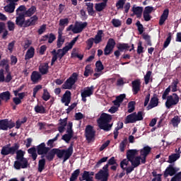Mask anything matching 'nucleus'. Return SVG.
Returning <instances> with one entry per match:
<instances>
[{"label": "nucleus", "instance_id": "obj_1", "mask_svg": "<svg viewBox=\"0 0 181 181\" xmlns=\"http://www.w3.org/2000/svg\"><path fill=\"white\" fill-rule=\"evenodd\" d=\"M38 21V17L37 15H34L30 18L25 20V16L23 12L17 14V17H16V25L20 28H28L30 26H34L36 25Z\"/></svg>", "mask_w": 181, "mask_h": 181}, {"label": "nucleus", "instance_id": "obj_2", "mask_svg": "<svg viewBox=\"0 0 181 181\" xmlns=\"http://www.w3.org/2000/svg\"><path fill=\"white\" fill-rule=\"evenodd\" d=\"M112 120V116L106 113L101 114L100 118L97 120V123L100 129L105 132H109L112 129L113 124H110Z\"/></svg>", "mask_w": 181, "mask_h": 181}, {"label": "nucleus", "instance_id": "obj_3", "mask_svg": "<svg viewBox=\"0 0 181 181\" xmlns=\"http://www.w3.org/2000/svg\"><path fill=\"white\" fill-rule=\"evenodd\" d=\"M25 152L23 150L17 151V155L16 156V161H14V168L16 170L25 169L28 166V160L24 158Z\"/></svg>", "mask_w": 181, "mask_h": 181}, {"label": "nucleus", "instance_id": "obj_4", "mask_svg": "<svg viewBox=\"0 0 181 181\" xmlns=\"http://www.w3.org/2000/svg\"><path fill=\"white\" fill-rule=\"evenodd\" d=\"M138 152L139 151L136 149H132L128 150L126 153L127 159L129 160L131 165L134 168H137L142 164V157L136 156L138 155Z\"/></svg>", "mask_w": 181, "mask_h": 181}, {"label": "nucleus", "instance_id": "obj_5", "mask_svg": "<svg viewBox=\"0 0 181 181\" xmlns=\"http://www.w3.org/2000/svg\"><path fill=\"white\" fill-rule=\"evenodd\" d=\"M55 155L58 158H63V162L66 161L70 158L74 153V142H71L66 150L54 148Z\"/></svg>", "mask_w": 181, "mask_h": 181}, {"label": "nucleus", "instance_id": "obj_6", "mask_svg": "<svg viewBox=\"0 0 181 181\" xmlns=\"http://www.w3.org/2000/svg\"><path fill=\"white\" fill-rule=\"evenodd\" d=\"M78 75L76 72H73L71 75L68 78L65 82L62 85V88L64 90H71L78 81Z\"/></svg>", "mask_w": 181, "mask_h": 181}, {"label": "nucleus", "instance_id": "obj_7", "mask_svg": "<svg viewBox=\"0 0 181 181\" xmlns=\"http://www.w3.org/2000/svg\"><path fill=\"white\" fill-rule=\"evenodd\" d=\"M180 102V97L176 93H173V95H169L167 97V100L165 102V107L168 109L171 108L173 106L177 105Z\"/></svg>", "mask_w": 181, "mask_h": 181}, {"label": "nucleus", "instance_id": "obj_8", "mask_svg": "<svg viewBox=\"0 0 181 181\" xmlns=\"http://www.w3.org/2000/svg\"><path fill=\"white\" fill-rule=\"evenodd\" d=\"M19 144H14V145H13L11 148L4 146L1 149V153L3 156H8L9 154L13 156L15 153L17 155V152L19 151Z\"/></svg>", "mask_w": 181, "mask_h": 181}, {"label": "nucleus", "instance_id": "obj_9", "mask_svg": "<svg viewBox=\"0 0 181 181\" xmlns=\"http://www.w3.org/2000/svg\"><path fill=\"white\" fill-rule=\"evenodd\" d=\"M110 176L108 165L103 167V170H100L95 175V179L100 180L101 179H108Z\"/></svg>", "mask_w": 181, "mask_h": 181}, {"label": "nucleus", "instance_id": "obj_10", "mask_svg": "<svg viewBox=\"0 0 181 181\" xmlns=\"http://www.w3.org/2000/svg\"><path fill=\"white\" fill-rule=\"evenodd\" d=\"M16 124L8 119L0 120V130L8 131L15 127Z\"/></svg>", "mask_w": 181, "mask_h": 181}, {"label": "nucleus", "instance_id": "obj_11", "mask_svg": "<svg viewBox=\"0 0 181 181\" xmlns=\"http://www.w3.org/2000/svg\"><path fill=\"white\" fill-rule=\"evenodd\" d=\"M85 136L87 141L90 142L95 136V131L91 125H87L85 129Z\"/></svg>", "mask_w": 181, "mask_h": 181}, {"label": "nucleus", "instance_id": "obj_12", "mask_svg": "<svg viewBox=\"0 0 181 181\" xmlns=\"http://www.w3.org/2000/svg\"><path fill=\"white\" fill-rule=\"evenodd\" d=\"M94 89V86H91L90 87H87L86 89L83 90V91L81 93V100L86 103V98L90 97L92 95H93Z\"/></svg>", "mask_w": 181, "mask_h": 181}, {"label": "nucleus", "instance_id": "obj_13", "mask_svg": "<svg viewBox=\"0 0 181 181\" xmlns=\"http://www.w3.org/2000/svg\"><path fill=\"white\" fill-rule=\"evenodd\" d=\"M152 148L148 146H144L142 149L140 150V156L141 157V164H145L146 163V158L151 153Z\"/></svg>", "mask_w": 181, "mask_h": 181}, {"label": "nucleus", "instance_id": "obj_14", "mask_svg": "<svg viewBox=\"0 0 181 181\" xmlns=\"http://www.w3.org/2000/svg\"><path fill=\"white\" fill-rule=\"evenodd\" d=\"M88 25L87 22H78L76 21L74 24V26L72 29V33L74 34L81 33L83 29H85Z\"/></svg>", "mask_w": 181, "mask_h": 181}, {"label": "nucleus", "instance_id": "obj_15", "mask_svg": "<svg viewBox=\"0 0 181 181\" xmlns=\"http://www.w3.org/2000/svg\"><path fill=\"white\" fill-rule=\"evenodd\" d=\"M180 170L179 168L174 167V165H169L163 173V177L167 178L169 175L173 176Z\"/></svg>", "mask_w": 181, "mask_h": 181}, {"label": "nucleus", "instance_id": "obj_16", "mask_svg": "<svg viewBox=\"0 0 181 181\" xmlns=\"http://www.w3.org/2000/svg\"><path fill=\"white\" fill-rule=\"evenodd\" d=\"M141 88V79H134L132 81V90L134 95H137Z\"/></svg>", "mask_w": 181, "mask_h": 181}, {"label": "nucleus", "instance_id": "obj_17", "mask_svg": "<svg viewBox=\"0 0 181 181\" xmlns=\"http://www.w3.org/2000/svg\"><path fill=\"white\" fill-rule=\"evenodd\" d=\"M50 151V148L47 147L45 143H41V144L37 146V153L38 155L45 156Z\"/></svg>", "mask_w": 181, "mask_h": 181}, {"label": "nucleus", "instance_id": "obj_18", "mask_svg": "<svg viewBox=\"0 0 181 181\" xmlns=\"http://www.w3.org/2000/svg\"><path fill=\"white\" fill-rule=\"evenodd\" d=\"M159 105V99L156 94H154L153 96L151 98L148 105L146 107V110H150L154 107H158Z\"/></svg>", "mask_w": 181, "mask_h": 181}, {"label": "nucleus", "instance_id": "obj_19", "mask_svg": "<svg viewBox=\"0 0 181 181\" xmlns=\"http://www.w3.org/2000/svg\"><path fill=\"white\" fill-rule=\"evenodd\" d=\"M71 100V93L69 90H66L63 95L61 102L64 103V106H69Z\"/></svg>", "mask_w": 181, "mask_h": 181}, {"label": "nucleus", "instance_id": "obj_20", "mask_svg": "<svg viewBox=\"0 0 181 181\" xmlns=\"http://www.w3.org/2000/svg\"><path fill=\"white\" fill-rule=\"evenodd\" d=\"M170 11L168 8H165L163 13L161 14L160 19H159V25L162 26L165 24V22L168 20L169 16Z\"/></svg>", "mask_w": 181, "mask_h": 181}, {"label": "nucleus", "instance_id": "obj_21", "mask_svg": "<svg viewBox=\"0 0 181 181\" xmlns=\"http://www.w3.org/2000/svg\"><path fill=\"white\" fill-rule=\"evenodd\" d=\"M117 49L119 50L121 52H127L129 50L131 46L129 44H126L125 42H118L117 44Z\"/></svg>", "mask_w": 181, "mask_h": 181}, {"label": "nucleus", "instance_id": "obj_22", "mask_svg": "<svg viewBox=\"0 0 181 181\" xmlns=\"http://www.w3.org/2000/svg\"><path fill=\"white\" fill-rule=\"evenodd\" d=\"M132 11L134 15L136 16V18H140L142 16V13L144 11V7L143 6H133L132 8Z\"/></svg>", "mask_w": 181, "mask_h": 181}, {"label": "nucleus", "instance_id": "obj_23", "mask_svg": "<svg viewBox=\"0 0 181 181\" xmlns=\"http://www.w3.org/2000/svg\"><path fill=\"white\" fill-rule=\"evenodd\" d=\"M86 10L90 16H95V11L94 10V4L92 2H87L86 3Z\"/></svg>", "mask_w": 181, "mask_h": 181}, {"label": "nucleus", "instance_id": "obj_24", "mask_svg": "<svg viewBox=\"0 0 181 181\" xmlns=\"http://www.w3.org/2000/svg\"><path fill=\"white\" fill-rule=\"evenodd\" d=\"M34 56H35V48H33V47H30V48H28V50H27V52H25L24 59L25 61L30 60V59H33Z\"/></svg>", "mask_w": 181, "mask_h": 181}, {"label": "nucleus", "instance_id": "obj_25", "mask_svg": "<svg viewBox=\"0 0 181 181\" xmlns=\"http://www.w3.org/2000/svg\"><path fill=\"white\" fill-rule=\"evenodd\" d=\"M36 11L37 7L35 6H31V7H30L28 10H25V11L22 13L25 16V17H31L35 14Z\"/></svg>", "mask_w": 181, "mask_h": 181}, {"label": "nucleus", "instance_id": "obj_26", "mask_svg": "<svg viewBox=\"0 0 181 181\" xmlns=\"http://www.w3.org/2000/svg\"><path fill=\"white\" fill-rule=\"evenodd\" d=\"M103 30H98L97 32V34L95 35V38H93L94 43L95 45H98L103 41Z\"/></svg>", "mask_w": 181, "mask_h": 181}, {"label": "nucleus", "instance_id": "obj_27", "mask_svg": "<svg viewBox=\"0 0 181 181\" xmlns=\"http://www.w3.org/2000/svg\"><path fill=\"white\" fill-rule=\"evenodd\" d=\"M55 149L52 148L50 149L49 151H48V153H47V154H44V158H47V160L51 162L54 160V158H55Z\"/></svg>", "mask_w": 181, "mask_h": 181}, {"label": "nucleus", "instance_id": "obj_28", "mask_svg": "<svg viewBox=\"0 0 181 181\" xmlns=\"http://www.w3.org/2000/svg\"><path fill=\"white\" fill-rule=\"evenodd\" d=\"M42 78V75L37 71H33L31 74V81L37 83Z\"/></svg>", "mask_w": 181, "mask_h": 181}, {"label": "nucleus", "instance_id": "obj_29", "mask_svg": "<svg viewBox=\"0 0 181 181\" xmlns=\"http://www.w3.org/2000/svg\"><path fill=\"white\" fill-rule=\"evenodd\" d=\"M46 160L45 156H41V160L38 161V172L42 173L45 168Z\"/></svg>", "mask_w": 181, "mask_h": 181}, {"label": "nucleus", "instance_id": "obj_30", "mask_svg": "<svg viewBox=\"0 0 181 181\" xmlns=\"http://www.w3.org/2000/svg\"><path fill=\"white\" fill-rule=\"evenodd\" d=\"M15 8H16L15 3L10 2V4L4 6V11L8 13H13L14 12Z\"/></svg>", "mask_w": 181, "mask_h": 181}, {"label": "nucleus", "instance_id": "obj_31", "mask_svg": "<svg viewBox=\"0 0 181 181\" xmlns=\"http://www.w3.org/2000/svg\"><path fill=\"white\" fill-rule=\"evenodd\" d=\"M38 69L41 74L42 75L47 74V73L49 72V64L45 63L42 65H40Z\"/></svg>", "mask_w": 181, "mask_h": 181}, {"label": "nucleus", "instance_id": "obj_32", "mask_svg": "<svg viewBox=\"0 0 181 181\" xmlns=\"http://www.w3.org/2000/svg\"><path fill=\"white\" fill-rule=\"evenodd\" d=\"M180 153H173L168 156V160L167 162L169 163H173L174 162L177 161L180 158Z\"/></svg>", "mask_w": 181, "mask_h": 181}, {"label": "nucleus", "instance_id": "obj_33", "mask_svg": "<svg viewBox=\"0 0 181 181\" xmlns=\"http://www.w3.org/2000/svg\"><path fill=\"white\" fill-rule=\"evenodd\" d=\"M136 119H135V114L132 113L129 115L127 116L124 123L125 124H130V123H136Z\"/></svg>", "mask_w": 181, "mask_h": 181}, {"label": "nucleus", "instance_id": "obj_34", "mask_svg": "<svg viewBox=\"0 0 181 181\" xmlns=\"http://www.w3.org/2000/svg\"><path fill=\"white\" fill-rule=\"evenodd\" d=\"M11 99V93L6 91L0 94V100H4L7 103Z\"/></svg>", "mask_w": 181, "mask_h": 181}, {"label": "nucleus", "instance_id": "obj_35", "mask_svg": "<svg viewBox=\"0 0 181 181\" xmlns=\"http://www.w3.org/2000/svg\"><path fill=\"white\" fill-rule=\"evenodd\" d=\"M80 181L86 180V181H93V177L90 176V173L88 171H83L82 175V178L79 177Z\"/></svg>", "mask_w": 181, "mask_h": 181}, {"label": "nucleus", "instance_id": "obj_36", "mask_svg": "<svg viewBox=\"0 0 181 181\" xmlns=\"http://www.w3.org/2000/svg\"><path fill=\"white\" fill-rule=\"evenodd\" d=\"M95 65V71L97 73L101 72L105 69L104 65L101 61H96Z\"/></svg>", "mask_w": 181, "mask_h": 181}, {"label": "nucleus", "instance_id": "obj_37", "mask_svg": "<svg viewBox=\"0 0 181 181\" xmlns=\"http://www.w3.org/2000/svg\"><path fill=\"white\" fill-rule=\"evenodd\" d=\"M152 76V71H147L146 75H144V83L146 85H148L151 81H153Z\"/></svg>", "mask_w": 181, "mask_h": 181}, {"label": "nucleus", "instance_id": "obj_38", "mask_svg": "<svg viewBox=\"0 0 181 181\" xmlns=\"http://www.w3.org/2000/svg\"><path fill=\"white\" fill-rule=\"evenodd\" d=\"M59 136H60V134H57L54 139L48 140V142H47V146H48V148H49V150L54 148V143L58 140V138Z\"/></svg>", "mask_w": 181, "mask_h": 181}, {"label": "nucleus", "instance_id": "obj_39", "mask_svg": "<svg viewBox=\"0 0 181 181\" xmlns=\"http://www.w3.org/2000/svg\"><path fill=\"white\" fill-rule=\"evenodd\" d=\"M179 84V79H173L171 85H169L170 86V88H172V92L175 93L177 91V86Z\"/></svg>", "mask_w": 181, "mask_h": 181}, {"label": "nucleus", "instance_id": "obj_40", "mask_svg": "<svg viewBox=\"0 0 181 181\" xmlns=\"http://www.w3.org/2000/svg\"><path fill=\"white\" fill-rule=\"evenodd\" d=\"M180 123H181V119L179 117V116H175L171 119V124L173 126V127H178Z\"/></svg>", "mask_w": 181, "mask_h": 181}, {"label": "nucleus", "instance_id": "obj_41", "mask_svg": "<svg viewBox=\"0 0 181 181\" xmlns=\"http://www.w3.org/2000/svg\"><path fill=\"white\" fill-rule=\"evenodd\" d=\"M106 6H107L104 3H96L95 4V9L98 12H101L106 8Z\"/></svg>", "mask_w": 181, "mask_h": 181}, {"label": "nucleus", "instance_id": "obj_42", "mask_svg": "<svg viewBox=\"0 0 181 181\" xmlns=\"http://www.w3.org/2000/svg\"><path fill=\"white\" fill-rule=\"evenodd\" d=\"M34 111H35V113L38 114H45L46 110L43 105H37L35 107H34Z\"/></svg>", "mask_w": 181, "mask_h": 181}, {"label": "nucleus", "instance_id": "obj_43", "mask_svg": "<svg viewBox=\"0 0 181 181\" xmlns=\"http://www.w3.org/2000/svg\"><path fill=\"white\" fill-rule=\"evenodd\" d=\"M28 153L31 154V158H33V160H36L37 158V150L35 147H33L28 149Z\"/></svg>", "mask_w": 181, "mask_h": 181}, {"label": "nucleus", "instance_id": "obj_44", "mask_svg": "<svg viewBox=\"0 0 181 181\" xmlns=\"http://www.w3.org/2000/svg\"><path fill=\"white\" fill-rule=\"evenodd\" d=\"M80 173H81L80 169H77L74 170L69 178V181H75L76 180H77L78 177L80 175Z\"/></svg>", "mask_w": 181, "mask_h": 181}, {"label": "nucleus", "instance_id": "obj_45", "mask_svg": "<svg viewBox=\"0 0 181 181\" xmlns=\"http://www.w3.org/2000/svg\"><path fill=\"white\" fill-rule=\"evenodd\" d=\"M93 72V69L91 68V65H86L85 66V71L83 72V76L86 77H88L90 74H92Z\"/></svg>", "mask_w": 181, "mask_h": 181}, {"label": "nucleus", "instance_id": "obj_46", "mask_svg": "<svg viewBox=\"0 0 181 181\" xmlns=\"http://www.w3.org/2000/svg\"><path fill=\"white\" fill-rule=\"evenodd\" d=\"M171 40H172L171 33H168V37L165 39V41L164 42V44H163V49L167 48L170 45Z\"/></svg>", "mask_w": 181, "mask_h": 181}, {"label": "nucleus", "instance_id": "obj_47", "mask_svg": "<svg viewBox=\"0 0 181 181\" xmlns=\"http://www.w3.org/2000/svg\"><path fill=\"white\" fill-rule=\"evenodd\" d=\"M127 0H119L116 2L115 6L117 10L123 9Z\"/></svg>", "mask_w": 181, "mask_h": 181}, {"label": "nucleus", "instance_id": "obj_48", "mask_svg": "<svg viewBox=\"0 0 181 181\" xmlns=\"http://www.w3.org/2000/svg\"><path fill=\"white\" fill-rule=\"evenodd\" d=\"M136 102L131 101L128 103V110L127 112L132 113L135 110Z\"/></svg>", "mask_w": 181, "mask_h": 181}, {"label": "nucleus", "instance_id": "obj_49", "mask_svg": "<svg viewBox=\"0 0 181 181\" xmlns=\"http://www.w3.org/2000/svg\"><path fill=\"white\" fill-rule=\"evenodd\" d=\"M128 143L127 138H124L123 141L119 144V150L121 152H124L125 147Z\"/></svg>", "mask_w": 181, "mask_h": 181}, {"label": "nucleus", "instance_id": "obj_50", "mask_svg": "<svg viewBox=\"0 0 181 181\" xmlns=\"http://www.w3.org/2000/svg\"><path fill=\"white\" fill-rule=\"evenodd\" d=\"M65 39L62 37L61 35H58L57 40V47L61 48L64 45Z\"/></svg>", "mask_w": 181, "mask_h": 181}, {"label": "nucleus", "instance_id": "obj_51", "mask_svg": "<svg viewBox=\"0 0 181 181\" xmlns=\"http://www.w3.org/2000/svg\"><path fill=\"white\" fill-rule=\"evenodd\" d=\"M136 26L137 27V30L139 33V35H142L144 32V28L143 24L141 23L140 21H136Z\"/></svg>", "mask_w": 181, "mask_h": 181}, {"label": "nucleus", "instance_id": "obj_52", "mask_svg": "<svg viewBox=\"0 0 181 181\" xmlns=\"http://www.w3.org/2000/svg\"><path fill=\"white\" fill-rule=\"evenodd\" d=\"M86 45H87V49L90 50L93 46V43H94V37H90L88 38L86 41Z\"/></svg>", "mask_w": 181, "mask_h": 181}, {"label": "nucleus", "instance_id": "obj_53", "mask_svg": "<svg viewBox=\"0 0 181 181\" xmlns=\"http://www.w3.org/2000/svg\"><path fill=\"white\" fill-rule=\"evenodd\" d=\"M134 115L136 122L141 121L144 119L142 111L138 112L137 114H136V112H134Z\"/></svg>", "mask_w": 181, "mask_h": 181}, {"label": "nucleus", "instance_id": "obj_54", "mask_svg": "<svg viewBox=\"0 0 181 181\" xmlns=\"http://www.w3.org/2000/svg\"><path fill=\"white\" fill-rule=\"evenodd\" d=\"M142 37L144 40H146V45L148 46H152V42H151V36L148 34H143L142 35Z\"/></svg>", "mask_w": 181, "mask_h": 181}, {"label": "nucleus", "instance_id": "obj_55", "mask_svg": "<svg viewBox=\"0 0 181 181\" xmlns=\"http://www.w3.org/2000/svg\"><path fill=\"white\" fill-rule=\"evenodd\" d=\"M50 98H51V95L48 92L47 89H44V93H42V100L47 102L50 99Z\"/></svg>", "mask_w": 181, "mask_h": 181}, {"label": "nucleus", "instance_id": "obj_56", "mask_svg": "<svg viewBox=\"0 0 181 181\" xmlns=\"http://www.w3.org/2000/svg\"><path fill=\"white\" fill-rule=\"evenodd\" d=\"M114 48H112V47H109L108 45H105V48H104V54L105 56H108L110 54L112 53Z\"/></svg>", "mask_w": 181, "mask_h": 181}, {"label": "nucleus", "instance_id": "obj_57", "mask_svg": "<svg viewBox=\"0 0 181 181\" xmlns=\"http://www.w3.org/2000/svg\"><path fill=\"white\" fill-rule=\"evenodd\" d=\"M115 45H116L115 40L114 38L110 37L108 39V41L107 42L106 46H108L114 49Z\"/></svg>", "mask_w": 181, "mask_h": 181}, {"label": "nucleus", "instance_id": "obj_58", "mask_svg": "<svg viewBox=\"0 0 181 181\" xmlns=\"http://www.w3.org/2000/svg\"><path fill=\"white\" fill-rule=\"evenodd\" d=\"M111 23L115 28H119L122 25V21L119 19L113 18Z\"/></svg>", "mask_w": 181, "mask_h": 181}, {"label": "nucleus", "instance_id": "obj_59", "mask_svg": "<svg viewBox=\"0 0 181 181\" xmlns=\"http://www.w3.org/2000/svg\"><path fill=\"white\" fill-rule=\"evenodd\" d=\"M171 92V86H168L164 91L162 95L163 100H166L168 98V95Z\"/></svg>", "mask_w": 181, "mask_h": 181}, {"label": "nucleus", "instance_id": "obj_60", "mask_svg": "<svg viewBox=\"0 0 181 181\" xmlns=\"http://www.w3.org/2000/svg\"><path fill=\"white\" fill-rule=\"evenodd\" d=\"M129 162H130V160H129L128 159H123L121 162H120V168L123 170H125L126 167L125 166H128L129 165Z\"/></svg>", "mask_w": 181, "mask_h": 181}, {"label": "nucleus", "instance_id": "obj_61", "mask_svg": "<svg viewBox=\"0 0 181 181\" xmlns=\"http://www.w3.org/2000/svg\"><path fill=\"white\" fill-rule=\"evenodd\" d=\"M108 159V157H103L100 160L97 162V163L95 165V168H100L102 163H105Z\"/></svg>", "mask_w": 181, "mask_h": 181}, {"label": "nucleus", "instance_id": "obj_62", "mask_svg": "<svg viewBox=\"0 0 181 181\" xmlns=\"http://www.w3.org/2000/svg\"><path fill=\"white\" fill-rule=\"evenodd\" d=\"M69 23V21L68 18H61L59 20V26H64L65 25H67Z\"/></svg>", "mask_w": 181, "mask_h": 181}, {"label": "nucleus", "instance_id": "obj_63", "mask_svg": "<svg viewBox=\"0 0 181 181\" xmlns=\"http://www.w3.org/2000/svg\"><path fill=\"white\" fill-rule=\"evenodd\" d=\"M56 39V35L54 33H51L48 35V43H53L54 40H55Z\"/></svg>", "mask_w": 181, "mask_h": 181}, {"label": "nucleus", "instance_id": "obj_64", "mask_svg": "<svg viewBox=\"0 0 181 181\" xmlns=\"http://www.w3.org/2000/svg\"><path fill=\"white\" fill-rule=\"evenodd\" d=\"M170 181H181V172L177 173L173 177H172Z\"/></svg>", "mask_w": 181, "mask_h": 181}]
</instances>
